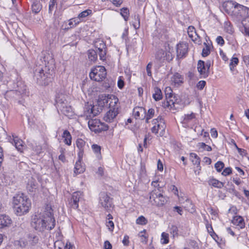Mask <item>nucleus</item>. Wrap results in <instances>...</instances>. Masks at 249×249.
I'll use <instances>...</instances> for the list:
<instances>
[{
    "mask_svg": "<svg viewBox=\"0 0 249 249\" xmlns=\"http://www.w3.org/2000/svg\"><path fill=\"white\" fill-rule=\"evenodd\" d=\"M31 225L36 231L40 232L45 230H51L54 227L55 220L50 205H47L42 214L35 216L32 219Z\"/></svg>",
    "mask_w": 249,
    "mask_h": 249,
    "instance_id": "obj_1",
    "label": "nucleus"
},
{
    "mask_svg": "<svg viewBox=\"0 0 249 249\" xmlns=\"http://www.w3.org/2000/svg\"><path fill=\"white\" fill-rule=\"evenodd\" d=\"M13 205L15 213L21 216L28 213L31 207V202L27 196L21 193L14 196Z\"/></svg>",
    "mask_w": 249,
    "mask_h": 249,
    "instance_id": "obj_2",
    "label": "nucleus"
},
{
    "mask_svg": "<svg viewBox=\"0 0 249 249\" xmlns=\"http://www.w3.org/2000/svg\"><path fill=\"white\" fill-rule=\"evenodd\" d=\"M53 77V71L50 70L47 67L37 68L34 71V78L36 79V82L40 85H47L51 82Z\"/></svg>",
    "mask_w": 249,
    "mask_h": 249,
    "instance_id": "obj_3",
    "label": "nucleus"
},
{
    "mask_svg": "<svg viewBox=\"0 0 249 249\" xmlns=\"http://www.w3.org/2000/svg\"><path fill=\"white\" fill-rule=\"evenodd\" d=\"M225 11L228 14H239L241 16V11H244L245 7L232 0H229L223 4Z\"/></svg>",
    "mask_w": 249,
    "mask_h": 249,
    "instance_id": "obj_4",
    "label": "nucleus"
},
{
    "mask_svg": "<svg viewBox=\"0 0 249 249\" xmlns=\"http://www.w3.org/2000/svg\"><path fill=\"white\" fill-rule=\"evenodd\" d=\"M150 201L153 205L162 206L167 201L166 198L163 196L160 189H154L150 193Z\"/></svg>",
    "mask_w": 249,
    "mask_h": 249,
    "instance_id": "obj_5",
    "label": "nucleus"
},
{
    "mask_svg": "<svg viewBox=\"0 0 249 249\" xmlns=\"http://www.w3.org/2000/svg\"><path fill=\"white\" fill-rule=\"evenodd\" d=\"M106 75V70L102 66H98L92 68L89 73L90 79L97 82L102 81L105 79Z\"/></svg>",
    "mask_w": 249,
    "mask_h": 249,
    "instance_id": "obj_6",
    "label": "nucleus"
},
{
    "mask_svg": "<svg viewBox=\"0 0 249 249\" xmlns=\"http://www.w3.org/2000/svg\"><path fill=\"white\" fill-rule=\"evenodd\" d=\"M88 125L92 131L96 133H99L103 131H106L108 129L107 125L101 123L98 119H90L88 122Z\"/></svg>",
    "mask_w": 249,
    "mask_h": 249,
    "instance_id": "obj_7",
    "label": "nucleus"
},
{
    "mask_svg": "<svg viewBox=\"0 0 249 249\" xmlns=\"http://www.w3.org/2000/svg\"><path fill=\"white\" fill-rule=\"evenodd\" d=\"M18 89L17 90H11L6 92L5 98L8 100L12 98H17L20 94H26L28 93L26 86L21 83L18 84Z\"/></svg>",
    "mask_w": 249,
    "mask_h": 249,
    "instance_id": "obj_8",
    "label": "nucleus"
},
{
    "mask_svg": "<svg viewBox=\"0 0 249 249\" xmlns=\"http://www.w3.org/2000/svg\"><path fill=\"white\" fill-rule=\"evenodd\" d=\"M99 203L107 212L113 208L112 198L105 192L100 193Z\"/></svg>",
    "mask_w": 249,
    "mask_h": 249,
    "instance_id": "obj_9",
    "label": "nucleus"
},
{
    "mask_svg": "<svg viewBox=\"0 0 249 249\" xmlns=\"http://www.w3.org/2000/svg\"><path fill=\"white\" fill-rule=\"evenodd\" d=\"M102 110V107L92 106L91 105H85L84 109V114L87 117L91 119L97 115Z\"/></svg>",
    "mask_w": 249,
    "mask_h": 249,
    "instance_id": "obj_10",
    "label": "nucleus"
},
{
    "mask_svg": "<svg viewBox=\"0 0 249 249\" xmlns=\"http://www.w3.org/2000/svg\"><path fill=\"white\" fill-rule=\"evenodd\" d=\"M152 124L154 126L151 128V131L156 134L159 131L163 132L166 127L164 120L161 116H158L157 119H153Z\"/></svg>",
    "mask_w": 249,
    "mask_h": 249,
    "instance_id": "obj_11",
    "label": "nucleus"
},
{
    "mask_svg": "<svg viewBox=\"0 0 249 249\" xmlns=\"http://www.w3.org/2000/svg\"><path fill=\"white\" fill-rule=\"evenodd\" d=\"M118 102V99L115 97V96L111 95L109 98L105 97L103 99V101H99L98 102L99 105H101L102 107L105 105V104L108 103L109 109L113 110L114 108H116V111H118V107L117 103Z\"/></svg>",
    "mask_w": 249,
    "mask_h": 249,
    "instance_id": "obj_12",
    "label": "nucleus"
},
{
    "mask_svg": "<svg viewBox=\"0 0 249 249\" xmlns=\"http://www.w3.org/2000/svg\"><path fill=\"white\" fill-rule=\"evenodd\" d=\"M56 101L57 107L63 114L68 117L72 116L73 112L71 106L67 105L61 100L56 99Z\"/></svg>",
    "mask_w": 249,
    "mask_h": 249,
    "instance_id": "obj_13",
    "label": "nucleus"
},
{
    "mask_svg": "<svg viewBox=\"0 0 249 249\" xmlns=\"http://www.w3.org/2000/svg\"><path fill=\"white\" fill-rule=\"evenodd\" d=\"M82 192L79 191L74 192L69 200L70 206L74 209H77L79 207L78 203L82 199Z\"/></svg>",
    "mask_w": 249,
    "mask_h": 249,
    "instance_id": "obj_14",
    "label": "nucleus"
},
{
    "mask_svg": "<svg viewBox=\"0 0 249 249\" xmlns=\"http://www.w3.org/2000/svg\"><path fill=\"white\" fill-rule=\"evenodd\" d=\"M188 46L187 43H179L177 44L176 47L177 57L178 59L185 57L187 54Z\"/></svg>",
    "mask_w": 249,
    "mask_h": 249,
    "instance_id": "obj_15",
    "label": "nucleus"
},
{
    "mask_svg": "<svg viewBox=\"0 0 249 249\" xmlns=\"http://www.w3.org/2000/svg\"><path fill=\"white\" fill-rule=\"evenodd\" d=\"M91 13L92 11L90 9H87L81 12L78 15L77 18H71L69 20V25L70 26V28H72V27L73 26V21L75 22V25H77L81 21V19H82L83 18H86L89 15L91 14Z\"/></svg>",
    "mask_w": 249,
    "mask_h": 249,
    "instance_id": "obj_16",
    "label": "nucleus"
},
{
    "mask_svg": "<svg viewBox=\"0 0 249 249\" xmlns=\"http://www.w3.org/2000/svg\"><path fill=\"white\" fill-rule=\"evenodd\" d=\"M77 147L79 149L78 153V158L82 159L84 151L86 149V142L82 139H78L76 141Z\"/></svg>",
    "mask_w": 249,
    "mask_h": 249,
    "instance_id": "obj_17",
    "label": "nucleus"
},
{
    "mask_svg": "<svg viewBox=\"0 0 249 249\" xmlns=\"http://www.w3.org/2000/svg\"><path fill=\"white\" fill-rule=\"evenodd\" d=\"M145 114L146 110L142 107H136L133 109V115L136 119H144Z\"/></svg>",
    "mask_w": 249,
    "mask_h": 249,
    "instance_id": "obj_18",
    "label": "nucleus"
},
{
    "mask_svg": "<svg viewBox=\"0 0 249 249\" xmlns=\"http://www.w3.org/2000/svg\"><path fill=\"white\" fill-rule=\"evenodd\" d=\"M12 223V220L8 215L0 214V229L9 227Z\"/></svg>",
    "mask_w": 249,
    "mask_h": 249,
    "instance_id": "obj_19",
    "label": "nucleus"
},
{
    "mask_svg": "<svg viewBox=\"0 0 249 249\" xmlns=\"http://www.w3.org/2000/svg\"><path fill=\"white\" fill-rule=\"evenodd\" d=\"M197 69L200 75L202 76V77L205 78L208 77V72L207 71L204 61L202 60H199L197 63Z\"/></svg>",
    "mask_w": 249,
    "mask_h": 249,
    "instance_id": "obj_20",
    "label": "nucleus"
},
{
    "mask_svg": "<svg viewBox=\"0 0 249 249\" xmlns=\"http://www.w3.org/2000/svg\"><path fill=\"white\" fill-rule=\"evenodd\" d=\"M118 114V111H116V108H114L113 110L109 109L104 117V119L106 122H111L116 117Z\"/></svg>",
    "mask_w": 249,
    "mask_h": 249,
    "instance_id": "obj_21",
    "label": "nucleus"
},
{
    "mask_svg": "<svg viewBox=\"0 0 249 249\" xmlns=\"http://www.w3.org/2000/svg\"><path fill=\"white\" fill-rule=\"evenodd\" d=\"M38 184L36 180L31 177L27 184V189L30 192H35L38 188Z\"/></svg>",
    "mask_w": 249,
    "mask_h": 249,
    "instance_id": "obj_22",
    "label": "nucleus"
},
{
    "mask_svg": "<svg viewBox=\"0 0 249 249\" xmlns=\"http://www.w3.org/2000/svg\"><path fill=\"white\" fill-rule=\"evenodd\" d=\"M13 137L14 138L13 141L15 147L18 151L22 152L25 147V145L23 144L24 142L17 137H14V136Z\"/></svg>",
    "mask_w": 249,
    "mask_h": 249,
    "instance_id": "obj_23",
    "label": "nucleus"
},
{
    "mask_svg": "<svg viewBox=\"0 0 249 249\" xmlns=\"http://www.w3.org/2000/svg\"><path fill=\"white\" fill-rule=\"evenodd\" d=\"M82 160V159L78 158V161L75 163L74 172L76 174L82 173L85 170V166L81 162Z\"/></svg>",
    "mask_w": 249,
    "mask_h": 249,
    "instance_id": "obj_24",
    "label": "nucleus"
},
{
    "mask_svg": "<svg viewBox=\"0 0 249 249\" xmlns=\"http://www.w3.org/2000/svg\"><path fill=\"white\" fill-rule=\"evenodd\" d=\"M183 77L178 73H175L171 78V81L172 84L175 86L179 85L183 83Z\"/></svg>",
    "mask_w": 249,
    "mask_h": 249,
    "instance_id": "obj_25",
    "label": "nucleus"
},
{
    "mask_svg": "<svg viewBox=\"0 0 249 249\" xmlns=\"http://www.w3.org/2000/svg\"><path fill=\"white\" fill-rule=\"evenodd\" d=\"M191 160L194 165H196V169L195 170L196 173L197 170H200L201 167L200 166V159L195 153H191Z\"/></svg>",
    "mask_w": 249,
    "mask_h": 249,
    "instance_id": "obj_26",
    "label": "nucleus"
},
{
    "mask_svg": "<svg viewBox=\"0 0 249 249\" xmlns=\"http://www.w3.org/2000/svg\"><path fill=\"white\" fill-rule=\"evenodd\" d=\"M232 223L236 226H238L240 229L245 227V222L244 219L241 216H235L233 217Z\"/></svg>",
    "mask_w": 249,
    "mask_h": 249,
    "instance_id": "obj_27",
    "label": "nucleus"
},
{
    "mask_svg": "<svg viewBox=\"0 0 249 249\" xmlns=\"http://www.w3.org/2000/svg\"><path fill=\"white\" fill-rule=\"evenodd\" d=\"M165 52L162 50H159L156 53L155 59L158 63H162L165 60Z\"/></svg>",
    "mask_w": 249,
    "mask_h": 249,
    "instance_id": "obj_28",
    "label": "nucleus"
},
{
    "mask_svg": "<svg viewBox=\"0 0 249 249\" xmlns=\"http://www.w3.org/2000/svg\"><path fill=\"white\" fill-rule=\"evenodd\" d=\"M208 184L210 186L217 188H222L224 186V183L215 178H210L208 180Z\"/></svg>",
    "mask_w": 249,
    "mask_h": 249,
    "instance_id": "obj_29",
    "label": "nucleus"
},
{
    "mask_svg": "<svg viewBox=\"0 0 249 249\" xmlns=\"http://www.w3.org/2000/svg\"><path fill=\"white\" fill-rule=\"evenodd\" d=\"M195 118V114L194 113L191 114H185L182 123L184 125H187V124L191 122Z\"/></svg>",
    "mask_w": 249,
    "mask_h": 249,
    "instance_id": "obj_30",
    "label": "nucleus"
},
{
    "mask_svg": "<svg viewBox=\"0 0 249 249\" xmlns=\"http://www.w3.org/2000/svg\"><path fill=\"white\" fill-rule=\"evenodd\" d=\"M62 137L64 138V142L68 145H70L71 144V136L70 132L65 130L64 131Z\"/></svg>",
    "mask_w": 249,
    "mask_h": 249,
    "instance_id": "obj_31",
    "label": "nucleus"
},
{
    "mask_svg": "<svg viewBox=\"0 0 249 249\" xmlns=\"http://www.w3.org/2000/svg\"><path fill=\"white\" fill-rule=\"evenodd\" d=\"M88 55L90 61L95 62L97 59V52L92 49L89 50L88 52Z\"/></svg>",
    "mask_w": 249,
    "mask_h": 249,
    "instance_id": "obj_32",
    "label": "nucleus"
},
{
    "mask_svg": "<svg viewBox=\"0 0 249 249\" xmlns=\"http://www.w3.org/2000/svg\"><path fill=\"white\" fill-rule=\"evenodd\" d=\"M39 237L36 235L31 234L29 235V242L33 246H35L38 243Z\"/></svg>",
    "mask_w": 249,
    "mask_h": 249,
    "instance_id": "obj_33",
    "label": "nucleus"
},
{
    "mask_svg": "<svg viewBox=\"0 0 249 249\" xmlns=\"http://www.w3.org/2000/svg\"><path fill=\"white\" fill-rule=\"evenodd\" d=\"M155 93L153 94V97L156 101H159L162 98V93L161 90L158 88L154 89Z\"/></svg>",
    "mask_w": 249,
    "mask_h": 249,
    "instance_id": "obj_34",
    "label": "nucleus"
},
{
    "mask_svg": "<svg viewBox=\"0 0 249 249\" xmlns=\"http://www.w3.org/2000/svg\"><path fill=\"white\" fill-rule=\"evenodd\" d=\"M133 25L135 29H138L140 27V17L138 14L134 15V21L133 22Z\"/></svg>",
    "mask_w": 249,
    "mask_h": 249,
    "instance_id": "obj_35",
    "label": "nucleus"
},
{
    "mask_svg": "<svg viewBox=\"0 0 249 249\" xmlns=\"http://www.w3.org/2000/svg\"><path fill=\"white\" fill-rule=\"evenodd\" d=\"M41 9V5L38 1H35L32 4V10L35 13H38Z\"/></svg>",
    "mask_w": 249,
    "mask_h": 249,
    "instance_id": "obj_36",
    "label": "nucleus"
},
{
    "mask_svg": "<svg viewBox=\"0 0 249 249\" xmlns=\"http://www.w3.org/2000/svg\"><path fill=\"white\" fill-rule=\"evenodd\" d=\"M121 14L124 18L125 21L128 18L129 10L127 8H123L121 10Z\"/></svg>",
    "mask_w": 249,
    "mask_h": 249,
    "instance_id": "obj_37",
    "label": "nucleus"
},
{
    "mask_svg": "<svg viewBox=\"0 0 249 249\" xmlns=\"http://www.w3.org/2000/svg\"><path fill=\"white\" fill-rule=\"evenodd\" d=\"M169 235L165 232H162L161 234V242L163 244H167L169 242Z\"/></svg>",
    "mask_w": 249,
    "mask_h": 249,
    "instance_id": "obj_38",
    "label": "nucleus"
},
{
    "mask_svg": "<svg viewBox=\"0 0 249 249\" xmlns=\"http://www.w3.org/2000/svg\"><path fill=\"white\" fill-rule=\"evenodd\" d=\"M147 222V220L143 216H139L136 220V223L142 225H145Z\"/></svg>",
    "mask_w": 249,
    "mask_h": 249,
    "instance_id": "obj_39",
    "label": "nucleus"
},
{
    "mask_svg": "<svg viewBox=\"0 0 249 249\" xmlns=\"http://www.w3.org/2000/svg\"><path fill=\"white\" fill-rule=\"evenodd\" d=\"M239 60L238 58L237 57H232L231 60V62L230 64V69L231 70L235 67L238 63Z\"/></svg>",
    "mask_w": 249,
    "mask_h": 249,
    "instance_id": "obj_40",
    "label": "nucleus"
},
{
    "mask_svg": "<svg viewBox=\"0 0 249 249\" xmlns=\"http://www.w3.org/2000/svg\"><path fill=\"white\" fill-rule=\"evenodd\" d=\"M146 232L145 230L140 232L139 234V236L141 237V241L142 242L146 244L147 242V237L145 235L144 233Z\"/></svg>",
    "mask_w": 249,
    "mask_h": 249,
    "instance_id": "obj_41",
    "label": "nucleus"
},
{
    "mask_svg": "<svg viewBox=\"0 0 249 249\" xmlns=\"http://www.w3.org/2000/svg\"><path fill=\"white\" fill-rule=\"evenodd\" d=\"M214 167L217 172H220L224 167V164L221 161H217L214 165Z\"/></svg>",
    "mask_w": 249,
    "mask_h": 249,
    "instance_id": "obj_42",
    "label": "nucleus"
},
{
    "mask_svg": "<svg viewBox=\"0 0 249 249\" xmlns=\"http://www.w3.org/2000/svg\"><path fill=\"white\" fill-rule=\"evenodd\" d=\"M206 45V47L203 48L202 52V55L203 57L208 56L210 53V46H209L206 43H204Z\"/></svg>",
    "mask_w": 249,
    "mask_h": 249,
    "instance_id": "obj_43",
    "label": "nucleus"
},
{
    "mask_svg": "<svg viewBox=\"0 0 249 249\" xmlns=\"http://www.w3.org/2000/svg\"><path fill=\"white\" fill-rule=\"evenodd\" d=\"M155 113V109L151 108L148 110L147 112H146L145 115L146 116H147L148 119H151L154 116Z\"/></svg>",
    "mask_w": 249,
    "mask_h": 249,
    "instance_id": "obj_44",
    "label": "nucleus"
},
{
    "mask_svg": "<svg viewBox=\"0 0 249 249\" xmlns=\"http://www.w3.org/2000/svg\"><path fill=\"white\" fill-rule=\"evenodd\" d=\"M95 46L96 48H102V49H106V44L101 40H99L95 43Z\"/></svg>",
    "mask_w": 249,
    "mask_h": 249,
    "instance_id": "obj_45",
    "label": "nucleus"
},
{
    "mask_svg": "<svg viewBox=\"0 0 249 249\" xmlns=\"http://www.w3.org/2000/svg\"><path fill=\"white\" fill-rule=\"evenodd\" d=\"M172 95H169V97H167L166 95V99L168 101V104L170 105V107L171 109H172L175 107V102L173 99H172Z\"/></svg>",
    "mask_w": 249,
    "mask_h": 249,
    "instance_id": "obj_46",
    "label": "nucleus"
},
{
    "mask_svg": "<svg viewBox=\"0 0 249 249\" xmlns=\"http://www.w3.org/2000/svg\"><path fill=\"white\" fill-rule=\"evenodd\" d=\"M196 33L195 29L193 26H190L188 28V34L190 38H193L194 34Z\"/></svg>",
    "mask_w": 249,
    "mask_h": 249,
    "instance_id": "obj_47",
    "label": "nucleus"
},
{
    "mask_svg": "<svg viewBox=\"0 0 249 249\" xmlns=\"http://www.w3.org/2000/svg\"><path fill=\"white\" fill-rule=\"evenodd\" d=\"M170 233L173 236L178 235V228L176 226L172 225L170 228Z\"/></svg>",
    "mask_w": 249,
    "mask_h": 249,
    "instance_id": "obj_48",
    "label": "nucleus"
},
{
    "mask_svg": "<svg viewBox=\"0 0 249 249\" xmlns=\"http://www.w3.org/2000/svg\"><path fill=\"white\" fill-rule=\"evenodd\" d=\"M198 144L200 148H202L207 151H210L212 150V147L206 144L204 142H200Z\"/></svg>",
    "mask_w": 249,
    "mask_h": 249,
    "instance_id": "obj_49",
    "label": "nucleus"
},
{
    "mask_svg": "<svg viewBox=\"0 0 249 249\" xmlns=\"http://www.w3.org/2000/svg\"><path fill=\"white\" fill-rule=\"evenodd\" d=\"M92 148L94 153L97 154L98 156L99 154L100 153L101 147L97 144H93L92 145Z\"/></svg>",
    "mask_w": 249,
    "mask_h": 249,
    "instance_id": "obj_50",
    "label": "nucleus"
},
{
    "mask_svg": "<svg viewBox=\"0 0 249 249\" xmlns=\"http://www.w3.org/2000/svg\"><path fill=\"white\" fill-rule=\"evenodd\" d=\"M232 173L231 168L230 167H227L224 169L222 174L224 176H227L230 175Z\"/></svg>",
    "mask_w": 249,
    "mask_h": 249,
    "instance_id": "obj_51",
    "label": "nucleus"
},
{
    "mask_svg": "<svg viewBox=\"0 0 249 249\" xmlns=\"http://www.w3.org/2000/svg\"><path fill=\"white\" fill-rule=\"evenodd\" d=\"M107 53L106 49L101 52H98L99 55L100 57V59L102 60H104L106 59V55Z\"/></svg>",
    "mask_w": 249,
    "mask_h": 249,
    "instance_id": "obj_52",
    "label": "nucleus"
},
{
    "mask_svg": "<svg viewBox=\"0 0 249 249\" xmlns=\"http://www.w3.org/2000/svg\"><path fill=\"white\" fill-rule=\"evenodd\" d=\"M152 67V64L151 62H149L146 66V71L147 73V75L149 76H152V72L151 71Z\"/></svg>",
    "mask_w": 249,
    "mask_h": 249,
    "instance_id": "obj_53",
    "label": "nucleus"
},
{
    "mask_svg": "<svg viewBox=\"0 0 249 249\" xmlns=\"http://www.w3.org/2000/svg\"><path fill=\"white\" fill-rule=\"evenodd\" d=\"M206 85V82L205 81H200L198 82V83L197 84V88L200 89L202 90L204 87H205Z\"/></svg>",
    "mask_w": 249,
    "mask_h": 249,
    "instance_id": "obj_54",
    "label": "nucleus"
},
{
    "mask_svg": "<svg viewBox=\"0 0 249 249\" xmlns=\"http://www.w3.org/2000/svg\"><path fill=\"white\" fill-rule=\"evenodd\" d=\"M165 60H167L168 61H170L172 60L173 58V57L172 55L171 54V53L169 52H165Z\"/></svg>",
    "mask_w": 249,
    "mask_h": 249,
    "instance_id": "obj_55",
    "label": "nucleus"
},
{
    "mask_svg": "<svg viewBox=\"0 0 249 249\" xmlns=\"http://www.w3.org/2000/svg\"><path fill=\"white\" fill-rule=\"evenodd\" d=\"M216 41L217 44H219L221 46H223L225 43V41L223 37L221 36H217L216 39Z\"/></svg>",
    "mask_w": 249,
    "mask_h": 249,
    "instance_id": "obj_56",
    "label": "nucleus"
},
{
    "mask_svg": "<svg viewBox=\"0 0 249 249\" xmlns=\"http://www.w3.org/2000/svg\"><path fill=\"white\" fill-rule=\"evenodd\" d=\"M56 1H53L50 0L49 5V12L50 13H51L52 12V10L55 4Z\"/></svg>",
    "mask_w": 249,
    "mask_h": 249,
    "instance_id": "obj_57",
    "label": "nucleus"
},
{
    "mask_svg": "<svg viewBox=\"0 0 249 249\" xmlns=\"http://www.w3.org/2000/svg\"><path fill=\"white\" fill-rule=\"evenodd\" d=\"M107 226L108 227V229L111 231H113L114 227V225L113 222L112 221L109 220L108 222H107Z\"/></svg>",
    "mask_w": 249,
    "mask_h": 249,
    "instance_id": "obj_58",
    "label": "nucleus"
},
{
    "mask_svg": "<svg viewBox=\"0 0 249 249\" xmlns=\"http://www.w3.org/2000/svg\"><path fill=\"white\" fill-rule=\"evenodd\" d=\"M110 1L116 6H119L123 2L122 0H110Z\"/></svg>",
    "mask_w": 249,
    "mask_h": 249,
    "instance_id": "obj_59",
    "label": "nucleus"
},
{
    "mask_svg": "<svg viewBox=\"0 0 249 249\" xmlns=\"http://www.w3.org/2000/svg\"><path fill=\"white\" fill-rule=\"evenodd\" d=\"M112 245L108 241H106L104 243V249H111Z\"/></svg>",
    "mask_w": 249,
    "mask_h": 249,
    "instance_id": "obj_60",
    "label": "nucleus"
},
{
    "mask_svg": "<svg viewBox=\"0 0 249 249\" xmlns=\"http://www.w3.org/2000/svg\"><path fill=\"white\" fill-rule=\"evenodd\" d=\"M170 105H169L168 104V101L167 100V99H166L165 101H164L162 102V106L164 107V108H169L170 109H171L170 108Z\"/></svg>",
    "mask_w": 249,
    "mask_h": 249,
    "instance_id": "obj_61",
    "label": "nucleus"
},
{
    "mask_svg": "<svg viewBox=\"0 0 249 249\" xmlns=\"http://www.w3.org/2000/svg\"><path fill=\"white\" fill-rule=\"evenodd\" d=\"M124 86V82L123 80L120 78L118 81V87L119 89H122Z\"/></svg>",
    "mask_w": 249,
    "mask_h": 249,
    "instance_id": "obj_62",
    "label": "nucleus"
},
{
    "mask_svg": "<svg viewBox=\"0 0 249 249\" xmlns=\"http://www.w3.org/2000/svg\"><path fill=\"white\" fill-rule=\"evenodd\" d=\"M220 56H221V57L222 58L223 60L226 61L228 60V57H227L226 55L225 54V53L222 51H220Z\"/></svg>",
    "mask_w": 249,
    "mask_h": 249,
    "instance_id": "obj_63",
    "label": "nucleus"
},
{
    "mask_svg": "<svg viewBox=\"0 0 249 249\" xmlns=\"http://www.w3.org/2000/svg\"><path fill=\"white\" fill-rule=\"evenodd\" d=\"M158 169L160 171H162L163 170V164L162 162L160 160H159L158 161Z\"/></svg>",
    "mask_w": 249,
    "mask_h": 249,
    "instance_id": "obj_64",
    "label": "nucleus"
}]
</instances>
